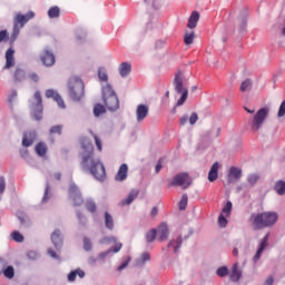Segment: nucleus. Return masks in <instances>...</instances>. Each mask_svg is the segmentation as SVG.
I'll use <instances>...</instances> for the list:
<instances>
[{
	"label": "nucleus",
	"instance_id": "22",
	"mask_svg": "<svg viewBox=\"0 0 285 285\" xmlns=\"http://www.w3.org/2000/svg\"><path fill=\"white\" fill-rule=\"evenodd\" d=\"M77 275L78 277H80V279H83V277H86V272H83L80 268H77L76 271H72L68 274V282H75V279H77Z\"/></svg>",
	"mask_w": 285,
	"mask_h": 285
},
{
	"label": "nucleus",
	"instance_id": "14",
	"mask_svg": "<svg viewBox=\"0 0 285 285\" xmlns=\"http://www.w3.org/2000/svg\"><path fill=\"white\" fill-rule=\"evenodd\" d=\"M40 59L43 66H47V67L55 66V55L49 50L42 51Z\"/></svg>",
	"mask_w": 285,
	"mask_h": 285
},
{
	"label": "nucleus",
	"instance_id": "58",
	"mask_svg": "<svg viewBox=\"0 0 285 285\" xmlns=\"http://www.w3.org/2000/svg\"><path fill=\"white\" fill-rule=\"evenodd\" d=\"M48 255H50V257H52L53 259H59L57 252H55L52 249H48Z\"/></svg>",
	"mask_w": 285,
	"mask_h": 285
},
{
	"label": "nucleus",
	"instance_id": "48",
	"mask_svg": "<svg viewBox=\"0 0 285 285\" xmlns=\"http://www.w3.org/2000/svg\"><path fill=\"white\" fill-rule=\"evenodd\" d=\"M55 101L59 106V108L66 109V102L63 101V98H61L60 95L56 96Z\"/></svg>",
	"mask_w": 285,
	"mask_h": 285
},
{
	"label": "nucleus",
	"instance_id": "61",
	"mask_svg": "<svg viewBox=\"0 0 285 285\" xmlns=\"http://www.w3.org/2000/svg\"><path fill=\"white\" fill-rule=\"evenodd\" d=\"M159 214V208L157 207H153L151 212H150V217H155L156 215Z\"/></svg>",
	"mask_w": 285,
	"mask_h": 285
},
{
	"label": "nucleus",
	"instance_id": "1",
	"mask_svg": "<svg viewBox=\"0 0 285 285\" xmlns=\"http://www.w3.org/2000/svg\"><path fill=\"white\" fill-rule=\"evenodd\" d=\"M81 166L85 170H89L95 179H105L106 178V167L104 164L99 161V159H95V146L92 142H87L82 145L81 153Z\"/></svg>",
	"mask_w": 285,
	"mask_h": 285
},
{
	"label": "nucleus",
	"instance_id": "15",
	"mask_svg": "<svg viewBox=\"0 0 285 285\" xmlns=\"http://www.w3.org/2000/svg\"><path fill=\"white\" fill-rule=\"evenodd\" d=\"M10 68H14V49L9 48L6 51V65L4 69L10 70Z\"/></svg>",
	"mask_w": 285,
	"mask_h": 285
},
{
	"label": "nucleus",
	"instance_id": "16",
	"mask_svg": "<svg viewBox=\"0 0 285 285\" xmlns=\"http://www.w3.org/2000/svg\"><path fill=\"white\" fill-rule=\"evenodd\" d=\"M0 266L1 274H3L7 279H12L14 277V267H12L11 265L6 267L4 261L3 264H0Z\"/></svg>",
	"mask_w": 285,
	"mask_h": 285
},
{
	"label": "nucleus",
	"instance_id": "50",
	"mask_svg": "<svg viewBox=\"0 0 285 285\" xmlns=\"http://www.w3.org/2000/svg\"><path fill=\"white\" fill-rule=\"evenodd\" d=\"M197 119H199V117L197 116V112H193L191 116L189 117V124L191 126H195V124H197Z\"/></svg>",
	"mask_w": 285,
	"mask_h": 285
},
{
	"label": "nucleus",
	"instance_id": "4",
	"mask_svg": "<svg viewBox=\"0 0 285 285\" xmlns=\"http://www.w3.org/2000/svg\"><path fill=\"white\" fill-rule=\"evenodd\" d=\"M102 101L110 112L119 110V97H117V92H115L112 86L106 85L102 88Z\"/></svg>",
	"mask_w": 285,
	"mask_h": 285
},
{
	"label": "nucleus",
	"instance_id": "10",
	"mask_svg": "<svg viewBox=\"0 0 285 285\" xmlns=\"http://www.w3.org/2000/svg\"><path fill=\"white\" fill-rule=\"evenodd\" d=\"M193 184V180L189 179H174L168 183L169 188H181V190H186L188 186Z\"/></svg>",
	"mask_w": 285,
	"mask_h": 285
},
{
	"label": "nucleus",
	"instance_id": "39",
	"mask_svg": "<svg viewBox=\"0 0 285 285\" xmlns=\"http://www.w3.org/2000/svg\"><path fill=\"white\" fill-rule=\"evenodd\" d=\"M186 206H188V195L184 194L179 202V210H186Z\"/></svg>",
	"mask_w": 285,
	"mask_h": 285
},
{
	"label": "nucleus",
	"instance_id": "35",
	"mask_svg": "<svg viewBox=\"0 0 285 285\" xmlns=\"http://www.w3.org/2000/svg\"><path fill=\"white\" fill-rule=\"evenodd\" d=\"M184 41H185L186 46H190L193 43V41H195V31L186 32Z\"/></svg>",
	"mask_w": 285,
	"mask_h": 285
},
{
	"label": "nucleus",
	"instance_id": "41",
	"mask_svg": "<svg viewBox=\"0 0 285 285\" xmlns=\"http://www.w3.org/2000/svg\"><path fill=\"white\" fill-rule=\"evenodd\" d=\"M94 139H95V144L97 147V150H99V153H101V150H104V147L101 145V138H99V136H97L96 134L91 132Z\"/></svg>",
	"mask_w": 285,
	"mask_h": 285
},
{
	"label": "nucleus",
	"instance_id": "40",
	"mask_svg": "<svg viewBox=\"0 0 285 285\" xmlns=\"http://www.w3.org/2000/svg\"><path fill=\"white\" fill-rule=\"evenodd\" d=\"M86 208L89 213H96L97 212V204L92 200H87L86 202Z\"/></svg>",
	"mask_w": 285,
	"mask_h": 285
},
{
	"label": "nucleus",
	"instance_id": "11",
	"mask_svg": "<svg viewBox=\"0 0 285 285\" xmlns=\"http://www.w3.org/2000/svg\"><path fill=\"white\" fill-rule=\"evenodd\" d=\"M267 247H268V234L264 236L255 256L253 257L254 264H257V262L262 259V253H264V250H266Z\"/></svg>",
	"mask_w": 285,
	"mask_h": 285
},
{
	"label": "nucleus",
	"instance_id": "5",
	"mask_svg": "<svg viewBox=\"0 0 285 285\" xmlns=\"http://www.w3.org/2000/svg\"><path fill=\"white\" fill-rule=\"evenodd\" d=\"M30 19H35V12L29 11L26 14L17 13L13 18V29L11 33V41H17V38L19 37L21 32V28L26 26Z\"/></svg>",
	"mask_w": 285,
	"mask_h": 285
},
{
	"label": "nucleus",
	"instance_id": "52",
	"mask_svg": "<svg viewBox=\"0 0 285 285\" xmlns=\"http://www.w3.org/2000/svg\"><path fill=\"white\" fill-rule=\"evenodd\" d=\"M122 246L124 245L121 243H118L114 247H111L109 250H110V253H119V250H121Z\"/></svg>",
	"mask_w": 285,
	"mask_h": 285
},
{
	"label": "nucleus",
	"instance_id": "8",
	"mask_svg": "<svg viewBox=\"0 0 285 285\" xmlns=\"http://www.w3.org/2000/svg\"><path fill=\"white\" fill-rule=\"evenodd\" d=\"M266 117H268V108H262L255 114L252 121V130L254 132H257L262 128V125L266 121Z\"/></svg>",
	"mask_w": 285,
	"mask_h": 285
},
{
	"label": "nucleus",
	"instance_id": "43",
	"mask_svg": "<svg viewBox=\"0 0 285 285\" xmlns=\"http://www.w3.org/2000/svg\"><path fill=\"white\" fill-rule=\"evenodd\" d=\"M83 249L87 252L92 250V242H90V238L88 237L83 238Z\"/></svg>",
	"mask_w": 285,
	"mask_h": 285
},
{
	"label": "nucleus",
	"instance_id": "9",
	"mask_svg": "<svg viewBox=\"0 0 285 285\" xmlns=\"http://www.w3.org/2000/svg\"><path fill=\"white\" fill-rule=\"evenodd\" d=\"M69 197L73 202V206H81L83 204V198L81 197V191H79V187L72 184L69 187Z\"/></svg>",
	"mask_w": 285,
	"mask_h": 285
},
{
	"label": "nucleus",
	"instance_id": "20",
	"mask_svg": "<svg viewBox=\"0 0 285 285\" xmlns=\"http://www.w3.org/2000/svg\"><path fill=\"white\" fill-rule=\"evenodd\" d=\"M35 150L38 157H46L48 153V145H46V142H38Z\"/></svg>",
	"mask_w": 285,
	"mask_h": 285
},
{
	"label": "nucleus",
	"instance_id": "46",
	"mask_svg": "<svg viewBox=\"0 0 285 285\" xmlns=\"http://www.w3.org/2000/svg\"><path fill=\"white\" fill-rule=\"evenodd\" d=\"M230 210H233V203L227 202L223 208V213L228 217V215H230Z\"/></svg>",
	"mask_w": 285,
	"mask_h": 285
},
{
	"label": "nucleus",
	"instance_id": "38",
	"mask_svg": "<svg viewBox=\"0 0 285 285\" xmlns=\"http://www.w3.org/2000/svg\"><path fill=\"white\" fill-rule=\"evenodd\" d=\"M62 130H63L62 125H55L50 128L49 132L50 135H61Z\"/></svg>",
	"mask_w": 285,
	"mask_h": 285
},
{
	"label": "nucleus",
	"instance_id": "63",
	"mask_svg": "<svg viewBox=\"0 0 285 285\" xmlns=\"http://www.w3.org/2000/svg\"><path fill=\"white\" fill-rule=\"evenodd\" d=\"M273 276H269L266 281H265V285H273Z\"/></svg>",
	"mask_w": 285,
	"mask_h": 285
},
{
	"label": "nucleus",
	"instance_id": "64",
	"mask_svg": "<svg viewBox=\"0 0 285 285\" xmlns=\"http://www.w3.org/2000/svg\"><path fill=\"white\" fill-rule=\"evenodd\" d=\"M128 266V262L122 263L120 266H118V271H124Z\"/></svg>",
	"mask_w": 285,
	"mask_h": 285
},
{
	"label": "nucleus",
	"instance_id": "33",
	"mask_svg": "<svg viewBox=\"0 0 285 285\" xmlns=\"http://www.w3.org/2000/svg\"><path fill=\"white\" fill-rule=\"evenodd\" d=\"M155 239H157V229H150L146 234V242H147V244H153V242H155Z\"/></svg>",
	"mask_w": 285,
	"mask_h": 285
},
{
	"label": "nucleus",
	"instance_id": "49",
	"mask_svg": "<svg viewBox=\"0 0 285 285\" xmlns=\"http://www.w3.org/2000/svg\"><path fill=\"white\" fill-rule=\"evenodd\" d=\"M28 79H30V81H33V83H38L39 82V75L31 72L28 75Z\"/></svg>",
	"mask_w": 285,
	"mask_h": 285
},
{
	"label": "nucleus",
	"instance_id": "3",
	"mask_svg": "<svg viewBox=\"0 0 285 285\" xmlns=\"http://www.w3.org/2000/svg\"><path fill=\"white\" fill-rule=\"evenodd\" d=\"M85 88L83 80L77 76L71 77L68 81V94L70 99H72V101H81V99H83Z\"/></svg>",
	"mask_w": 285,
	"mask_h": 285
},
{
	"label": "nucleus",
	"instance_id": "29",
	"mask_svg": "<svg viewBox=\"0 0 285 285\" xmlns=\"http://www.w3.org/2000/svg\"><path fill=\"white\" fill-rule=\"evenodd\" d=\"M60 14H61V10L59 9V7H51L48 10L49 19H59Z\"/></svg>",
	"mask_w": 285,
	"mask_h": 285
},
{
	"label": "nucleus",
	"instance_id": "56",
	"mask_svg": "<svg viewBox=\"0 0 285 285\" xmlns=\"http://www.w3.org/2000/svg\"><path fill=\"white\" fill-rule=\"evenodd\" d=\"M6 191V180L1 179L0 180V195H3Z\"/></svg>",
	"mask_w": 285,
	"mask_h": 285
},
{
	"label": "nucleus",
	"instance_id": "51",
	"mask_svg": "<svg viewBox=\"0 0 285 285\" xmlns=\"http://www.w3.org/2000/svg\"><path fill=\"white\" fill-rule=\"evenodd\" d=\"M140 259L142 264H146V262H150V254L148 252L142 253Z\"/></svg>",
	"mask_w": 285,
	"mask_h": 285
},
{
	"label": "nucleus",
	"instance_id": "53",
	"mask_svg": "<svg viewBox=\"0 0 285 285\" xmlns=\"http://www.w3.org/2000/svg\"><path fill=\"white\" fill-rule=\"evenodd\" d=\"M284 115H285V100L279 106L278 117H284Z\"/></svg>",
	"mask_w": 285,
	"mask_h": 285
},
{
	"label": "nucleus",
	"instance_id": "34",
	"mask_svg": "<svg viewBox=\"0 0 285 285\" xmlns=\"http://www.w3.org/2000/svg\"><path fill=\"white\" fill-rule=\"evenodd\" d=\"M106 112V107L101 104H97L94 107V115L95 117H99L100 115H104Z\"/></svg>",
	"mask_w": 285,
	"mask_h": 285
},
{
	"label": "nucleus",
	"instance_id": "47",
	"mask_svg": "<svg viewBox=\"0 0 285 285\" xmlns=\"http://www.w3.org/2000/svg\"><path fill=\"white\" fill-rule=\"evenodd\" d=\"M98 77L100 81H108V73H106V70L104 69L98 70Z\"/></svg>",
	"mask_w": 285,
	"mask_h": 285
},
{
	"label": "nucleus",
	"instance_id": "17",
	"mask_svg": "<svg viewBox=\"0 0 285 285\" xmlns=\"http://www.w3.org/2000/svg\"><path fill=\"white\" fill-rule=\"evenodd\" d=\"M138 196H139V190L132 189L129 193L127 199L121 200L120 206H130V204L134 203Z\"/></svg>",
	"mask_w": 285,
	"mask_h": 285
},
{
	"label": "nucleus",
	"instance_id": "30",
	"mask_svg": "<svg viewBox=\"0 0 285 285\" xmlns=\"http://www.w3.org/2000/svg\"><path fill=\"white\" fill-rule=\"evenodd\" d=\"M181 236H179L176 240H170L168 247L173 246L174 253H178L179 248H181Z\"/></svg>",
	"mask_w": 285,
	"mask_h": 285
},
{
	"label": "nucleus",
	"instance_id": "25",
	"mask_svg": "<svg viewBox=\"0 0 285 285\" xmlns=\"http://www.w3.org/2000/svg\"><path fill=\"white\" fill-rule=\"evenodd\" d=\"M128 177V165L122 164L120 165L116 179H126Z\"/></svg>",
	"mask_w": 285,
	"mask_h": 285
},
{
	"label": "nucleus",
	"instance_id": "44",
	"mask_svg": "<svg viewBox=\"0 0 285 285\" xmlns=\"http://www.w3.org/2000/svg\"><path fill=\"white\" fill-rule=\"evenodd\" d=\"M46 97L47 99H53V101L57 99V97H59V94H57L55 90L52 89H48L46 91Z\"/></svg>",
	"mask_w": 285,
	"mask_h": 285
},
{
	"label": "nucleus",
	"instance_id": "18",
	"mask_svg": "<svg viewBox=\"0 0 285 285\" xmlns=\"http://www.w3.org/2000/svg\"><path fill=\"white\" fill-rule=\"evenodd\" d=\"M199 22V13L197 11H193L187 23V28L190 30L197 28V23Z\"/></svg>",
	"mask_w": 285,
	"mask_h": 285
},
{
	"label": "nucleus",
	"instance_id": "27",
	"mask_svg": "<svg viewBox=\"0 0 285 285\" xmlns=\"http://www.w3.org/2000/svg\"><path fill=\"white\" fill-rule=\"evenodd\" d=\"M14 81H24L26 79V70L21 69L20 67L16 68L13 72Z\"/></svg>",
	"mask_w": 285,
	"mask_h": 285
},
{
	"label": "nucleus",
	"instance_id": "57",
	"mask_svg": "<svg viewBox=\"0 0 285 285\" xmlns=\"http://www.w3.org/2000/svg\"><path fill=\"white\" fill-rule=\"evenodd\" d=\"M175 179H188V174L187 173H181L176 175Z\"/></svg>",
	"mask_w": 285,
	"mask_h": 285
},
{
	"label": "nucleus",
	"instance_id": "6",
	"mask_svg": "<svg viewBox=\"0 0 285 285\" xmlns=\"http://www.w3.org/2000/svg\"><path fill=\"white\" fill-rule=\"evenodd\" d=\"M184 72L178 71L175 75L174 79V88L178 95H181L180 99L177 101V106H184L186 104V99H188V89L184 87Z\"/></svg>",
	"mask_w": 285,
	"mask_h": 285
},
{
	"label": "nucleus",
	"instance_id": "31",
	"mask_svg": "<svg viewBox=\"0 0 285 285\" xmlns=\"http://www.w3.org/2000/svg\"><path fill=\"white\" fill-rule=\"evenodd\" d=\"M274 190L277 193V195H285V181L278 180L275 184Z\"/></svg>",
	"mask_w": 285,
	"mask_h": 285
},
{
	"label": "nucleus",
	"instance_id": "59",
	"mask_svg": "<svg viewBox=\"0 0 285 285\" xmlns=\"http://www.w3.org/2000/svg\"><path fill=\"white\" fill-rule=\"evenodd\" d=\"M48 193H50V186H46V189H45V196L42 198V202H48Z\"/></svg>",
	"mask_w": 285,
	"mask_h": 285
},
{
	"label": "nucleus",
	"instance_id": "2",
	"mask_svg": "<svg viewBox=\"0 0 285 285\" xmlns=\"http://www.w3.org/2000/svg\"><path fill=\"white\" fill-rule=\"evenodd\" d=\"M277 213L275 212H264L253 216V226L256 230H262V228H271L277 224Z\"/></svg>",
	"mask_w": 285,
	"mask_h": 285
},
{
	"label": "nucleus",
	"instance_id": "13",
	"mask_svg": "<svg viewBox=\"0 0 285 285\" xmlns=\"http://www.w3.org/2000/svg\"><path fill=\"white\" fill-rule=\"evenodd\" d=\"M156 233L159 242H166V239H168V235H170V230L168 229V225H166V223L160 224Z\"/></svg>",
	"mask_w": 285,
	"mask_h": 285
},
{
	"label": "nucleus",
	"instance_id": "54",
	"mask_svg": "<svg viewBox=\"0 0 285 285\" xmlns=\"http://www.w3.org/2000/svg\"><path fill=\"white\" fill-rule=\"evenodd\" d=\"M7 38H8V30H1L0 31V43H1V41H6Z\"/></svg>",
	"mask_w": 285,
	"mask_h": 285
},
{
	"label": "nucleus",
	"instance_id": "19",
	"mask_svg": "<svg viewBox=\"0 0 285 285\" xmlns=\"http://www.w3.org/2000/svg\"><path fill=\"white\" fill-rule=\"evenodd\" d=\"M51 242L56 248H60L61 244H63V240L61 239V232L59 229H56L51 234Z\"/></svg>",
	"mask_w": 285,
	"mask_h": 285
},
{
	"label": "nucleus",
	"instance_id": "26",
	"mask_svg": "<svg viewBox=\"0 0 285 285\" xmlns=\"http://www.w3.org/2000/svg\"><path fill=\"white\" fill-rule=\"evenodd\" d=\"M218 175H219V163H214L208 173V179H217Z\"/></svg>",
	"mask_w": 285,
	"mask_h": 285
},
{
	"label": "nucleus",
	"instance_id": "45",
	"mask_svg": "<svg viewBox=\"0 0 285 285\" xmlns=\"http://www.w3.org/2000/svg\"><path fill=\"white\" fill-rule=\"evenodd\" d=\"M218 224H219L220 228H226V226L228 225V220L226 219V217H224V214L219 215Z\"/></svg>",
	"mask_w": 285,
	"mask_h": 285
},
{
	"label": "nucleus",
	"instance_id": "23",
	"mask_svg": "<svg viewBox=\"0 0 285 285\" xmlns=\"http://www.w3.org/2000/svg\"><path fill=\"white\" fill-rule=\"evenodd\" d=\"M105 226L108 230H114L115 228V218L108 212L105 213Z\"/></svg>",
	"mask_w": 285,
	"mask_h": 285
},
{
	"label": "nucleus",
	"instance_id": "12",
	"mask_svg": "<svg viewBox=\"0 0 285 285\" xmlns=\"http://www.w3.org/2000/svg\"><path fill=\"white\" fill-rule=\"evenodd\" d=\"M149 111H150V109L146 105H138L137 106V108H136V120L138 121V124H140V121H144V119H146V117H148Z\"/></svg>",
	"mask_w": 285,
	"mask_h": 285
},
{
	"label": "nucleus",
	"instance_id": "42",
	"mask_svg": "<svg viewBox=\"0 0 285 285\" xmlns=\"http://www.w3.org/2000/svg\"><path fill=\"white\" fill-rule=\"evenodd\" d=\"M216 275H218V277H226V275H228V267L226 266H222L217 269Z\"/></svg>",
	"mask_w": 285,
	"mask_h": 285
},
{
	"label": "nucleus",
	"instance_id": "32",
	"mask_svg": "<svg viewBox=\"0 0 285 285\" xmlns=\"http://www.w3.org/2000/svg\"><path fill=\"white\" fill-rule=\"evenodd\" d=\"M253 89V81L250 79H246L240 85V92H248Z\"/></svg>",
	"mask_w": 285,
	"mask_h": 285
},
{
	"label": "nucleus",
	"instance_id": "37",
	"mask_svg": "<svg viewBox=\"0 0 285 285\" xmlns=\"http://www.w3.org/2000/svg\"><path fill=\"white\" fill-rule=\"evenodd\" d=\"M11 239H13V242H17L18 244H21L23 242V235H21V233H19L18 230H14L11 233Z\"/></svg>",
	"mask_w": 285,
	"mask_h": 285
},
{
	"label": "nucleus",
	"instance_id": "28",
	"mask_svg": "<svg viewBox=\"0 0 285 285\" xmlns=\"http://www.w3.org/2000/svg\"><path fill=\"white\" fill-rule=\"evenodd\" d=\"M242 279V272L237 267V263L233 266V271L230 274V281L232 282H239Z\"/></svg>",
	"mask_w": 285,
	"mask_h": 285
},
{
	"label": "nucleus",
	"instance_id": "55",
	"mask_svg": "<svg viewBox=\"0 0 285 285\" xmlns=\"http://www.w3.org/2000/svg\"><path fill=\"white\" fill-rule=\"evenodd\" d=\"M163 166H164V160L159 159L155 168L156 173H159Z\"/></svg>",
	"mask_w": 285,
	"mask_h": 285
},
{
	"label": "nucleus",
	"instance_id": "60",
	"mask_svg": "<svg viewBox=\"0 0 285 285\" xmlns=\"http://www.w3.org/2000/svg\"><path fill=\"white\" fill-rule=\"evenodd\" d=\"M108 255H110V249H108L107 252H102L98 255L99 259H105V257H108Z\"/></svg>",
	"mask_w": 285,
	"mask_h": 285
},
{
	"label": "nucleus",
	"instance_id": "7",
	"mask_svg": "<svg viewBox=\"0 0 285 285\" xmlns=\"http://www.w3.org/2000/svg\"><path fill=\"white\" fill-rule=\"evenodd\" d=\"M31 110L37 121H41L43 115V98H41V91H36L33 100L31 102Z\"/></svg>",
	"mask_w": 285,
	"mask_h": 285
},
{
	"label": "nucleus",
	"instance_id": "36",
	"mask_svg": "<svg viewBox=\"0 0 285 285\" xmlns=\"http://www.w3.org/2000/svg\"><path fill=\"white\" fill-rule=\"evenodd\" d=\"M33 142H35V139H32V134L23 136L22 146H24V148H29V146Z\"/></svg>",
	"mask_w": 285,
	"mask_h": 285
},
{
	"label": "nucleus",
	"instance_id": "62",
	"mask_svg": "<svg viewBox=\"0 0 285 285\" xmlns=\"http://www.w3.org/2000/svg\"><path fill=\"white\" fill-rule=\"evenodd\" d=\"M186 124H188V117L184 116L180 118V126H186Z\"/></svg>",
	"mask_w": 285,
	"mask_h": 285
},
{
	"label": "nucleus",
	"instance_id": "24",
	"mask_svg": "<svg viewBox=\"0 0 285 285\" xmlns=\"http://www.w3.org/2000/svg\"><path fill=\"white\" fill-rule=\"evenodd\" d=\"M228 177H229V179H242V168L230 167Z\"/></svg>",
	"mask_w": 285,
	"mask_h": 285
},
{
	"label": "nucleus",
	"instance_id": "21",
	"mask_svg": "<svg viewBox=\"0 0 285 285\" xmlns=\"http://www.w3.org/2000/svg\"><path fill=\"white\" fill-rule=\"evenodd\" d=\"M132 70V66L130 62H122L119 67V75L120 77H128L130 75V71Z\"/></svg>",
	"mask_w": 285,
	"mask_h": 285
}]
</instances>
